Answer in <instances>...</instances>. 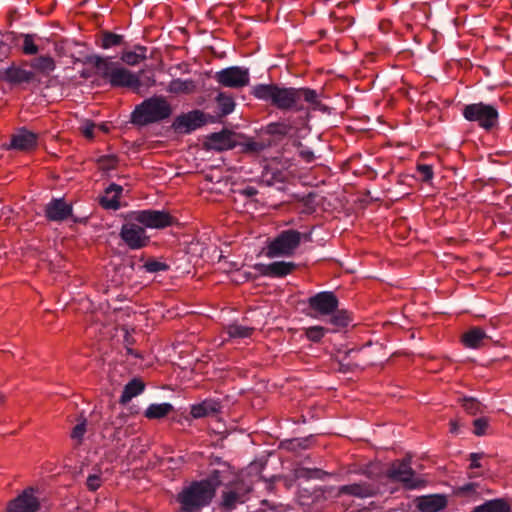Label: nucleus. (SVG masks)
Instances as JSON below:
<instances>
[{"instance_id":"nucleus-1","label":"nucleus","mask_w":512,"mask_h":512,"mask_svg":"<svg viewBox=\"0 0 512 512\" xmlns=\"http://www.w3.org/2000/svg\"><path fill=\"white\" fill-rule=\"evenodd\" d=\"M251 94L281 111H304V102L308 103L313 110L326 109L320 101L319 93L310 88L286 87L274 83L257 84L252 87Z\"/></svg>"},{"instance_id":"nucleus-2","label":"nucleus","mask_w":512,"mask_h":512,"mask_svg":"<svg viewBox=\"0 0 512 512\" xmlns=\"http://www.w3.org/2000/svg\"><path fill=\"white\" fill-rule=\"evenodd\" d=\"M215 497L208 483L195 480L184 486L176 496L180 512H201Z\"/></svg>"},{"instance_id":"nucleus-3","label":"nucleus","mask_w":512,"mask_h":512,"mask_svg":"<svg viewBox=\"0 0 512 512\" xmlns=\"http://www.w3.org/2000/svg\"><path fill=\"white\" fill-rule=\"evenodd\" d=\"M172 114V107L164 96L154 95L138 104L132 112V123L146 126L163 121Z\"/></svg>"},{"instance_id":"nucleus-4","label":"nucleus","mask_w":512,"mask_h":512,"mask_svg":"<svg viewBox=\"0 0 512 512\" xmlns=\"http://www.w3.org/2000/svg\"><path fill=\"white\" fill-rule=\"evenodd\" d=\"M302 240L310 242L311 233H301L294 229L283 230L269 241L265 254L268 258L290 257Z\"/></svg>"},{"instance_id":"nucleus-5","label":"nucleus","mask_w":512,"mask_h":512,"mask_svg":"<svg viewBox=\"0 0 512 512\" xmlns=\"http://www.w3.org/2000/svg\"><path fill=\"white\" fill-rule=\"evenodd\" d=\"M119 236L131 250H140L150 243V236L147 235L146 229L141 223L131 218V212L127 214Z\"/></svg>"},{"instance_id":"nucleus-6","label":"nucleus","mask_w":512,"mask_h":512,"mask_svg":"<svg viewBox=\"0 0 512 512\" xmlns=\"http://www.w3.org/2000/svg\"><path fill=\"white\" fill-rule=\"evenodd\" d=\"M463 116L466 120L477 122L485 130H491L498 124L499 114L497 109L485 103H473L466 105L463 109Z\"/></svg>"},{"instance_id":"nucleus-7","label":"nucleus","mask_w":512,"mask_h":512,"mask_svg":"<svg viewBox=\"0 0 512 512\" xmlns=\"http://www.w3.org/2000/svg\"><path fill=\"white\" fill-rule=\"evenodd\" d=\"M386 475L391 481L399 482L410 490L417 489L423 484V481L416 477L415 471L411 467V456L409 455L402 460L394 461Z\"/></svg>"},{"instance_id":"nucleus-8","label":"nucleus","mask_w":512,"mask_h":512,"mask_svg":"<svg viewBox=\"0 0 512 512\" xmlns=\"http://www.w3.org/2000/svg\"><path fill=\"white\" fill-rule=\"evenodd\" d=\"M90 69L112 87L132 90L134 73L125 66H90Z\"/></svg>"},{"instance_id":"nucleus-9","label":"nucleus","mask_w":512,"mask_h":512,"mask_svg":"<svg viewBox=\"0 0 512 512\" xmlns=\"http://www.w3.org/2000/svg\"><path fill=\"white\" fill-rule=\"evenodd\" d=\"M306 315L319 319L333 313L339 306V300L332 291H321L307 299Z\"/></svg>"},{"instance_id":"nucleus-10","label":"nucleus","mask_w":512,"mask_h":512,"mask_svg":"<svg viewBox=\"0 0 512 512\" xmlns=\"http://www.w3.org/2000/svg\"><path fill=\"white\" fill-rule=\"evenodd\" d=\"M208 122H215L214 117L205 114L201 110H192L188 113L178 115L172 123V128L177 133L190 134Z\"/></svg>"},{"instance_id":"nucleus-11","label":"nucleus","mask_w":512,"mask_h":512,"mask_svg":"<svg viewBox=\"0 0 512 512\" xmlns=\"http://www.w3.org/2000/svg\"><path fill=\"white\" fill-rule=\"evenodd\" d=\"M131 218L146 228L163 229L173 224V217L166 211L145 209L131 212Z\"/></svg>"},{"instance_id":"nucleus-12","label":"nucleus","mask_w":512,"mask_h":512,"mask_svg":"<svg viewBox=\"0 0 512 512\" xmlns=\"http://www.w3.org/2000/svg\"><path fill=\"white\" fill-rule=\"evenodd\" d=\"M252 488L245 482H237L231 485L222 493L220 508L224 512H231L239 504H243L248 500V496Z\"/></svg>"},{"instance_id":"nucleus-13","label":"nucleus","mask_w":512,"mask_h":512,"mask_svg":"<svg viewBox=\"0 0 512 512\" xmlns=\"http://www.w3.org/2000/svg\"><path fill=\"white\" fill-rule=\"evenodd\" d=\"M44 215L52 222H63L71 219L77 223L79 220L73 215V206L64 198H52L44 207Z\"/></svg>"},{"instance_id":"nucleus-14","label":"nucleus","mask_w":512,"mask_h":512,"mask_svg":"<svg viewBox=\"0 0 512 512\" xmlns=\"http://www.w3.org/2000/svg\"><path fill=\"white\" fill-rule=\"evenodd\" d=\"M216 80L225 87L240 88L249 82L248 70H242L238 66H229L216 73Z\"/></svg>"},{"instance_id":"nucleus-15","label":"nucleus","mask_w":512,"mask_h":512,"mask_svg":"<svg viewBox=\"0 0 512 512\" xmlns=\"http://www.w3.org/2000/svg\"><path fill=\"white\" fill-rule=\"evenodd\" d=\"M0 80L12 85L39 82L37 71L23 69L22 66H6L0 69Z\"/></svg>"},{"instance_id":"nucleus-16","label":"nucleus","mask_w":512,"mask_h":512,"mask_svg":"<svg viewBox=\"0 0 512 512\" xmlns=\"http://www.w3.org/2000/svg\"><path fill=\"white\" fill-rule=\"evenodd\" d=\"M378 492V487L372 482L360 481L337 488L335 497L349 495L360 499L374 497Z\"/></svg>"},{"instance_id":"nucleus-17","label":"nucleus","mask_w":512,"mask_h":512,"mask_svg":"<svg viewBox=\"0 0 512 512\" xmlns=\"http://www.w3.org/2000/svg\"><path fill=\"white\" fill-rule=\"evenodd\" d=\"M39 507V500L34 496L33 489L29 488L9 502L7 512H36Z\"/></svg>"},{"instance_id":"nucleus-18","label":"nucleus","mask_w":512,"mask_h":512,"mask_svg":"<svg viewBox=\"0 0 512 512\" xmlns=\"http://www.w3.org/2000/svg\"><path fill=\"white\" fill-rule=\"evenodd\" d=\"M234 137L235 134L232 131L223 129L220 132L207 135L205 146L207 149L215 151L230 150L237 144Z\"/></svg>"},{"instance_id":"nucleus-19","label":"nucleus","mask_w":512,"mask_h":512,"mask_svg":"<svg viewBox=\"0 0 512 512\" xmlns=\"http://www.w3.org/2000/svg\"><path fill=\"white\" fill-rule=\"evenodd\" d=\"M296 267L294 262L275 261L270 264L258 263L254 268L263 276L281 278L292 273Z\"/></svg>"},{"instance_id":"nucleus-20","label":"nucleus","mask_w":512,"mask_h":512,"mask_svg":"<svg viewBox=\"0 0 512 512\" xmlns=\"http://www.w3.org/2000/svg\"><path fill=\"white\" fill-rule=\"evenodd\" d=\"M37 146V135L26 128L19 129L11 136V141L5 147L8 150L29 151Z\"/></svg>"},{"instance_id":"nucleus-21","label":"nucleus","mask_w":512,"mask_h":512,"mask_svg":"<svg viewBox=\"0 0 512 512\" xmlns=\"http://www.w3.org/2000/svg\"><path fill=\"white\" fill-rule=\"evenodd\" d=\"M156 84V72L152 66H147L134 73L132 91L136 94L144 95L150 87Z\"/></svg>"},{"instance_id":"nucleus-22","label":"nucleus","mask_w":512,"mask_h":512,"mask_svg":"<svg viewBox=\"0 0 512 512\" xmlns=\"http://www.w3.org/2000/svg\"><path fill=\"white\" fill-rule=\"evenodd\" d=\"M490 340L491 337L480 327H472L462 335L464 346L471 349H479Z\"/></svg>"},{"instance_id":"nucleus-23","label":"nucleus","mask_w":512,"mask_h":512,"mask_svg":"<svg viewBox=\"0 0 512 512\" xmlns=\"http://www.w3.org/2000/svg\"><path fill=\"white\" fill-rule=\"evenodd\" d=\"M221 405L214 399H205L201 403L191 406V416L194 419H200L208 416H214L220 412Z\"/></svg>"},{"instance_id":"nucleus-24","label":"nucleus","mask_w":512,"mask_h":512,"mask_svg":"<svg viewBox=\"0 0 512 512\" xmlns=\"http://www.w3.org/2000/svg\"><path fill=\"white\" fill-rule=\"evenodd\" d=\"M447 506L445 495L433 494L420 498L417 505L421 512H439Z\"/></svg>"},{"instance_id":"nucleus-25","label":"nucleus","mask_w":512,"mask_h":512,"mask_svg":"<svg viewBox=\"0 0 512 512\" xmlns=\"http://www.w3.org/2000/svg\"><path fill=\"white\" fill-rule=\"evenodd\" d=\"M147 51V47L144 46L135 45L133 48H129L125 45L122 48L120 59L124 64H139L148 58Z\"/></svg>"},{"instance_id":"nucleus-26","label":"nucleus","mask_w":512,"mask_h":512,"mask_svg":"<svg viewBox=\"0 0 512 512\" xmlns=\"http://www.w3.org/2000/svg\"><path fill=\"white\" fill-rule=\"evenodd\" d=\"M144 389L145 384L142 380L138 378L132 379L124 386L119 402L121 404H127L132 400V398L140 395Z\"/></svg>"},{"instance_id":"nucleus-27","label":"nucleus","mask_w":512,"mask_h":512,"mask_svg":"<svg viewBox=\"0 0 512 512\" xmlns=\"http://www.w3.org/2000/svg\"><path fill=\"white\" fill-rule=\"evenodd\" d=\"M196 88V82L191 79H174L169 83L166 90L172 94H191L196 91Z\"/></svg>"},{"instance_id":"nucleus-28","label":"nucleus","mask_w":512,"mask_h":512,"mask_svg":"<svg viewBox=\"0 0 512 512\" xmlns=\"http://www.w3.org/2000/svg\"><path fill=\"white\" fill-rule=\"evenodd\" d=\"M100 45L104 49L111 47H124L126 42L123 35L113 33L111 31L103 30L99 33Z\"/></svg>"},{"instance_id":"nucleus-29","label":"nucleus","mask_w":512,"mask_h":512,"mask_svg":"<svg viewBox=\"0 0 512 512\" xmlns=\"http://www.w3.org/2000/svg\"><path fill=\"white\" fill-rule=\"evenodd\" d=\"M471 512H510V505L501 498L486 501Z\"/></svg>"},{"instance_id":"nucleus-30","label":"nucleus","mask_w":512,"mask_h":512,"mask_svg":"<svg viewBox=\"0 0 512 512\" xmlns=\"http://www.w3.org/2000/svg\"><path fill=\"white\" fill-rule=\"evenodd\" d=\"M328 319V323L332 326L339 328H345L352 322V315L345 309H337L331 313Z\"/></svg>"},{"instance_id":"nucleus-31","label":"nucleus","mask_w":512,"mask_h":512,"mask_svg":"<svg viewBox=\"0 0 512 512\" xmlns=\"http://www.w3.org/2000/svg\"><path fill=\"white\" fill-rule=\"evenodd\" d=\"M174 410L170 403L150 404L145 411V417L148 419H161Z\"/></svg>"},{"instance_id":"nucleus-32","label":"nucleus","mask_w":512,"mask_h":512,"mask_svg":"<svg viewBox=\"0 0 512 512\" xmlns=\"http://www.w3.org/2000/svg\"><path fill=\"white\" fill-rule=\"evenodd\" d=\"M218 109L220 110V116H227L231 114L235 108V102L233 98L225 93H219L216 97Z\"/></svg>"},{"instance_id":"nucleus-33","label":"nucleus","mask_w":512,"mask_h":512,"mask_svg":"<svg viewBox=\"0 0 512 512\" xmlns=\"http://www.w3.org/2000/svg\"><path fill=\"white\" fill-rule=\"evenodd\" d=\"M87 420L83 416L79 417L78 424L75 425L70 433L71 439L75 442V447L83 443L84 435L87 431Z\"/></svg>"},{"instance_id":"nucleus-34","label":"nucleus","mask_w":512,"mask_h":512,"mask_svg":"<svg viewBox=\"0 0 512 512\" xmlns=\"http://www.w3.org/2000/svg\"><path fill=\"white\" fill-rule=\"evenodd\" d=\"M228 469H213L210 471L209 475L201 479L202 482H206L212 488V492L216 495L217 489L222 485L223 476L222 474L227 472Z\"/></svg>"},{"instance_id":"nucleus-35","label":"nucleus","mask_w":512,"mask_h":512,"mask_svg":"<svg viewBox=\"0 0 512 512\" xmlns=\"http://www.w3.org/2000/svg\"><path fill=\"white\" fill-rule=\"evenodd\" d=\"M295 475L297 478L323 480L328 475V473L319 468L300 467L296 469Z\"/></svg>"},{"instance_id":"nucleus-36","label":"nucleus","mask_w":512,"mask_h":512,"mask_svg":"<svg viewBox=\"0 0 512 512\" xmlns=\"http://www.w3.org/2000/svg\"><path fill=\"white\" fill-rule=\"evenodd\" d=\"M253 328L239 325V324H230L227 326L226 331L229 337L231 338H248L251 336L253 332Z\"/></svg>"},{"instance_id":"nucleus-37","label":"nucleus","mask_w":512,"mask_h":512,"mask_svg":"<svg viewBox=\"0 0 512 512\" xmlns=\"http://www.w3.org/2000/svg\"><path fill=\"white\" fill-rule=\"evenodd\" d=\"M330 332L328 328H325L323 326H311L304 329L305 336L308 340L318 343L320 342L323 337L326 335V333Z\"/></svg>"},{"instance_id":"nucleus-38","label":"nucleus","mask_w":512,"mask_h":512,"mask_svg":"<svg viewBox=\"0 0 512 512\" xmlns=\"http://www.w3.org/2000/svg\"><path fill=\"white\" fill-rule=\"evenodd\" d=\"M292 129L293 125L287 122H273L267 126V132L274 136H286Z\"/></svg>"},{"instance_id":"nucleus-39","label":"nucleus","mask_w":512,"mask_h":512,"mask_svg":"<svg viewBox=\"0 0 512 512\" xmlns=\"http://www.w3.org/2000/svg\"><path fill=\"white\" fill-rule=\"evenodd\" d=\"M40 48L35 42V36L32 34H25L23 36V44L21 51L25 55H36Z\"/></svg>"},{"instance_id":"nucleus-40","label":"nucleus","mask_w":512,"mask_h":512,"mask_svg":"<svg viewBox=\"0 0 512 512\" xmlns=\"http://www.w3.org/2000/svg\"><path fill=\"white\" fill-rule=\"evenodd\" d=\"M142 268L148 273H159L169 270V265L165 262L151 258L142 265Z\"/></svg>"},{"instance_id":"nucleus-41","label":"nucleus","mask_w":512,"mask_h":512,"mask_svg":"<svg viewBox=\"0 0 512 512\" xmlns=\"http://www.w3.org/2000/svg\"><path fill=\"white\" fill-rule=\"evenodd\" d=\"M480 485L475 482L466 483L455 489L454 494L459 497H472L479 494Z\"/></svg>"},{"instance_id":"nucleus-42","label":"nucleus","mask_w":512,"mask_h":512,"mask_svg":"<svg viewBox=\"0 0 512 512\" xmlns=\"http://www.w3.org/2000/svg\"><path fill=\"white\" fill-rule=\"evenodd\" d=\"M462 406L471 415H476L482 411V404L472 397H464L462 399Z\"/></svg>"},{"instance_id":"nucleus-43","label":"nucleus","mask_w":512,"mask_h":512,"mask_svg":"<svg viewBox=\"0 0 512 512\" xmlns=\"http://www.w3.org/2000/svg\"><path fill=\"white\" fill-rule=\"evenodd\" d=\"M311 438H295L288 440L285 447L291 451H298L299 449H307L310 446Z\"/></svg>"},{"instance_id":"nucleus-44","label":"nucleus","mask_w":512,"mask_h":512,"mask_svg":"<svg viewBox=\"0 0 512 512\" xmlns=\"http://www.w3.org/2000/svg\"><path fill=\"white\" fill-rule=\"evenodd\" d=\"M100 204L105 209L117 210L120 207L117 195L106 194L100 198Z\"/></svg>"},{"instance_id":"nucleus-45","label":"nucleus","mask_w":512,"mask_h":512,"mask_svg":"<svg viewBox=\"0 0 512 512\" xmlns=\"http://www.w3.org/2000/svg\"><path fill=\"white\" fill-rule=\"evenodd\" d=\"M100 168L103 170L115 169L118 164V158L115 155H104L98 159Z\"/></svg>"},{"instance_id":"nucleus-46","label":"nucleus","mask_w":512,"mask_h":512,"mask_svg":"<svg viewBox=\"0 0 512 512\" xmlns=\"http://www.w3.org/2000/svg\"><path fill=\"white\" fill-rule=\"evenodd\" d=\"M205 56L207 62H211L216 59L223 60L226 58V51L223 49L222 46H219L218 48L209 47L208 52H206Z\"/></svg>"},{"instance_id":"nucleus-47","label":"nucleus","mask_w":512,"mask_h":512,"mask_svg":"<svg viewBox=\"0 0 512 512\" xmlns=\"http://www.w3.org/2000/svg\"><path fill=\"white\" fill-rule=\"evenodd\" d=\"M417 171L419 173L421 181L430 182L433 179L434 172L431 165L419 164L417 166Z\"/></svg>"},{"instance_id":"nucleus-48","label":"nucleus","mask_w":512,"mask_h":512,"mask_svg":"<svg viewBox=\"0 0 512 512\" xmlns=\"http://www.w3.org/2000/svg\"><path fill=\"white\" fill-rule=\"evenodd\" d=\"M474 426V434L477 436H482L486 433V429L488 427V420L484 417L477 418L473 421Z\"/></svg>"},{"instance_id":"nucleus-49","label":"nucleus","mask_w":512,"mask_h":512,"mask_svg":"<svg viewBox=\"0 0 512 512\" xmlns=\"http://www.w3.org/2000/svg\"><path fill=\"white\" fill-rule=\"evenodd\" d=\"M101 484H102V478H101L100 474H90L87 477L86 485L90 491H93V492L96 491L97 489L100 488Z\"/></svg>"},{"instance_id":"nucleus-50","label":"nucleus","mask_w":512,"mask_h":512,"mask_svg":"<svg viewBox=\"0 0 512 512\" xmlns=\"http://www.w3.org/2000/svg\"><path fill=\"white\" fill-rule=\"evenodd\" d=\"M96 125L91 121H86L81 126V131L86 138L92 139L94 137V129Z\"/></svg>"},{"instance_id":"nucleus-51","label":"nucleus","mask_w":512,"mask_h":512,"mask_svg":"<svg viewBox=\"0 0 512 512\" xmlns=\"http://www.w3.org/2000/svg\"><path fill=\"white\" fill-rule=\"evenodd\" d=\"M300 146L301 149L299 150V156L307 163L313 162L315 159L314 152L307 147H303L301 144Z\"/></svg>"},{"instance_id":"nucleus-52","label":"nucleus","mask_w":512,"mask_h":512,"mask_svg":"<svg viewBox=\"0 0 512 512\" xmlns=\"http://www.w3.org/2000/svg\"><path fill=\"white\" fill-rule=\"evenodd\" d=\"M483 453H471L469 455V460L471 461L470 469H477L482 467V464L479 462V460L483 457Z\"/></svg>"},{"instance_id":"nucleus-53","label":"nucleus","mask_w":512,"mask_h":512,"mask_svg":"<svg viewBox=\"0 0 512 512\" xmlns=\"http://www.w3.org/2000/svg\"><path fill=\"white\" fill-rule=\"evenodd\" d=\"M123 191V187L118 185V184H115V183H111L106 189H105V193L106 194H112V195H117V197L119 198L121 193Z\"/></svg>"},{"instance_id":"nucleus-54","label":"nucleus","mask_w":512,"mask_h":512,"mask_svg":"<svg viewBox=\"0 0 512 512\" xmlns=\"http://www.w3.org/2000/svg\"><path fill=\"white\" fill-rule=\"evenodd\" d=\"M210 466H218V469H229V465L218 456L210 457Z\"/></svg>"},{"instance_id":"nucleus-55","label":"nucleus","mask_w":512,"mask_h":512,"mask_svg":"<svg viewBox=\"0 0 512 512\" xmlns=\"http://www.w3.org/2000/svg\"><path fill=\"white\" fill-rule=\"evenodd\" d=\"M246 149L248 151L258 153V152H260V151H262L264 149V145L262 143H260V142L249 141L246 144Z\"/></svg>"},{"instance_id":"nucleus-56","label":"nucleus","mask_w":512,"mask_h":512,"mask_svg":"<svg viewBox=\"0 0 512 512\" xmlns=\"http://www.w3.org/2000/svg\"><path fill=\"white\" fill-rule=\"evenodd\" d=\"M382 56H384V53L369 52L365 55V61H367V62L383 61Z\"/></svg>"},{"instance_id":"nucleus-57","label":"nucleus","mask_w":512,"mask_h":512,"mask_svg":"<svg viewBox=\"0 0 512 512\" xmlns=\"http://www.w3.org/2000/svg\"><path fill=\"white\" fill-rule=\"evenodd\" d=\"M11 52V47L4 41H0V56L7 58Z\"/></svg>"},{"instance_id":"nucleus-58","label":"nucleus","mask_w":512,"mask_h":512,"mask_svg":"<svg viewBox=\"0 0 512 512\" xmlns=\"http://www.w3.org/2000/svg\"><path fill=\"white\" fill-rule=\"evenodd\" d=\"M88 64H109L106 59L99 56H93L88 59ZM110 64H113L112 62Z\"/></svg>"},{"instance_id":"nucleus-59","label":"nucleus","mask_w":512,"mask_h":512,"mask_svg":"<svg viewBox=\"0 0 512 512\" xmlns=\"http://www.w3.org/2000/svg\"><path fill=\"white\" fill-rule=\"evenodd\" d=\"M257 193H258V191L256 190V188L251 187V186L246 187L243 190V194L246 195L247 197H254Z\"/></svg>"},{"instance_id":"nucleus-60","label":"nucleus","mask_w":512,"mask_h":512,"mask_svg":"<svg viewBox=\"0 0 512 512\" xmlns=\"http://www.w3.org/2000/svg\"><path fill=\"white\" fill-rule=\"evenodd\" d=\"M41 59H42L41 64H47V65L54 64V61L51 57H41Z\"/></svg>"},{"instance_id":"nucleus-61","label":"nucleus","mask_w":512,"mask_h":512,"mask_svg":"<svg viewBox=\"0 0 512 512\" xmlns=\"http://www.w3.org/2000/svg\"><path fill=\"white\" fill-rule=\"evenodd\" d=\"M35 68H37L38 70H44L43 68H48V71H51L54 69V65H51V66H34Z\"/></svg>"},{"instance_id":"nucleus-62","label":"nucleus","mask_w":512,"mask_h":512,"mask_svg":"<svg viewBox=\"0 0 512 512\" xmlns=\"http://www.w3.org/2000/svg\"><path fill=\"white\" fill-rule=\"evenodd\" d=\"M125 343L127 345H131L133 343V338L131 336H129V335H126L125 336Z\"/></svg>"},{"instance_id":"nucleus-63","label":"nucleus","mask_w":512,"mask_h":512,"mask_svg":"<svg viewBox=\"0 0 512 512\" xmlns=\"http://www.w3.org/2000/svg\"><path fill=\"white\" fill-rule=\"evenodd\" d=\"M82 76H83L84 78H88V77H90V73L88 72V70H83V71H82Z\"/></svg>"},{"instance_id":"nucleus-64","label":"nucleus","mask_w":512,"mask_h":512,"mask_svg":"<svg viewBox=\"0 0 512 512\" xmlns=\"http://www.w3.org/2000/svg\"><path fill=\"white\" fill-rule=\"evenodd\" d=\"M451 425H452L451 431L455 432L456 431V427H457L456 423L455 422H451Z\"/></svg>"}]
</instances>
